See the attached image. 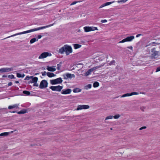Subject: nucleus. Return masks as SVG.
<instances>
[{
  "mask_svg": "<svg viewBox=\"0 0 160 160\" xmlns=\"http://www.w3.org/2000/svg\"><path fill=\"white\" fill-rule=\"evenodd\" d=\"M65 52L66 54L67 55L72 52V48L71 46L65 44L58 50V52L61 54H62Z\"/></svg>",
  "mask_w": 160,
  "mask_h": 160,
  "instance_id": "obj_1",
  "label": "nucleus"
},
{
  "mask_svg": "<svg viewBox=\"0 0 160 160\" xmlns=\"http://www.w3.org/2000/svg\"><path fill=\"white\" fill-rule=\"evenodd\" d=\"M151 57L152 58H157L158 57V53L159 52L156 51V48H153L151 49Z\"/></svg>",
  "mask_w": 160,
  "mask_h": 160,
  "instance_id": "obj_2",
  "label": "nucleus"
},
{
  "mask_svg": "<svg viewBox=\"0 0 160 160\" xmlns=\"http://www.w3.org/2000/svg\"><path fill=\"white\" fill-rule=\"evenodd\" d=\"M84 32H88L91 31L97 30V28L94 27L85 26L83 27Z\"/></svg>",
  "mask_w": 160,
  "mask_h": 160,
  "instance_id": "obj_3",
  "label": "nucleus"
},
{
  "mask_svg": "<svg viewBox=\"0 0 160 160\" xmlns=\"http://www.w3.org/2000/svg\"><path fill=\"white\" fill-rule=\"evenodd\" d=\"M134 39V36H131L129 37H128L122 40L121 41L119 42V43H123L125 42H131L132 40Z\"/></svg>",
  "mask_w": 160,
  "mask_h": 160,
  "instance_id": "obj_4",
  "label": "nucleus"
},
{
  "mask_svg": "<svg viewBox=\"0 0 160 160\" xmlns=\"http://www.w3.org/2000/svg\"><path fill=\"white\" fill-rule=\"evenodd\" d=\"M48 86V82L46 80H43L40 83L39 88L41 89L46 88Z\"/></svg>",
  "mask_w": 160,
  "mask_h": 160,
  "instance_id": "obj_5",
  "label": "nucleus"
},
{
  "mask_svg": "<svg viewBox=\"0 0 160 160\" xmlns=\"http://www.w3.org/2000/svg\"><path fill=\"white\" fill-rule=\"evenodd\" d=\"M49 88L52 89V91L60 92L62 89V86L59 85L58 86H51Z\"/></svg>",
  "mask_w": 160,
  "mask_h": 160,
  "instance_id": "obj_6",
  "label": "nucleus"
},
{
  "mask_svg": "<svg viewBox=\"0 0 160 160\" xmlns=\"http://www.w3.org/2000/svg\"><path fill=\"white\" fill-rule=\"evenodd\" d=\"M34 32V31L32 30V29H30L28 30H27V31H23L22 32H21L19 33H16V34H15L14 35H12V36H11L8 37H7V38H9L11 37H13L15 36H17V35H22V34H26V33H28L31 32Z\"/></svg>",
  "mask_w": 160,
  "mask_h": 160,
  "instance_id": "obj_7",
  "label": "nucleus"
},
{
  "mask_svg": "<svg viewBox=\"0 0 160 160\" xmlns=\"http://www.w3.org/2000/svg\"><path fill=\"white\" fill-rule=\"evenodd\" d=\"M62 76H63V79H64L67 80L69 78L71 79L73 78H74L75 76H74L73 74L67 73L63 74Z\"/></svg>",
  "mask_w": 160,
  "mask_h": 160,
  "instance_id": "obj_8",
  "label": "nucleus"
},
{
  "mask_svg": "<svg viewBox=\"0 0 160 160\" xmlns=\"http://www.w3.org/2000/svg\"><path fill=\"white\" fill-rule=\"evenodd\" d=\"M89 108V106L88 105H78V108H76V110L79 111L80 110L88 109Z\"/></svg>",
  "mask_w": 160,
  "mask_h": 160,
  "instance_id": "obj_9",
  "label": "nucleus"
},
{
  "mask_svg": "<svg viewBox=\"0 0 160 160\" xmlns=\"http://www.w3.org/2000/svg\"><path fill=\"white\" fill-rule=\"evenodd\" d=\"M53 25H54V23L52 24H51L50 25H48L46 26H42L41 27H38L36 28H34L33 29H32V30L34 31H36L39 30L41 29H44L47 28H48V27H51L52 26H53Z\"/></svg>",
  "mask_w": 160,
  "mask_h": 160,
  "instance_id": "obj_10",
  "label": "nucleus"
},
{
  "mask_svg": "<svg viewBox=\"0 0 160 160\" xmlns=\"http://www.w3.org/2000/svg\"><path fill=\"white\" fill-rule=\"evenodd\" d=\"M48 52H44L43 53H42V54H41V55H40L39 56V57H38V58H39V59L44 58L48 57Z\"/></svg>",
  "mask_w": 160,
  "mask_h": 160,
  "instance_id": "obj_11",
  "label": "nucleus"
},
{
  "mask_svg": "<svg viewBox=\"0 0 160 160\" xmlns=\"http://www.w3.org/2000/svg\"><path fill=\"white\" fill-rule=\"evenodd\" d=\"M12 70V68H3L0 69V72H9Z\"/></svg>",
  "mask_w": 160,
  "mask_h": 160,
  "instance_id": "obj_12",
  "label": "nucleus"
},
{
  "mask_svg": "<svg viewBox=\"0 0 160 160\" xmlns=\"http://www.w3.org/2000/svg\"><path fill=\"white\" fill-rule=\"evenodd\" d=\"M11 113H17L18 114H24L27 112V110L26 109H23L21 111H20L18 112H17L15 111H10Z\"/></svg>",
  "mask_w": 160,
  "mask_h": 160,
  "instance_id": "obj_13",
  "label": "nucleus"
},
{
  "mask_svg": "<svg viewBox=\"0 0 160 160\" xmlns=\"http://www.w3.org/2000/svg\"><path fill=\"white\" fill-rule=\"evenodd\" d=\"M71 92V90L70 89H63L61 93L62 94H67L70 93Z\"/></svg>",
  "mask_w": 160,
  "mask_h": 160,
  "instance_id": "obj_14",
  "label": "nucleus"
},
{
  "mask_svg": "<svg viewBox=\"0 0 160 160\" xmlns=\"http://www.w3.org/2000/svg\"><path fill=\"white\" fill-rule=\"evenodd\" d=\"M114 2V1H112V2H107L105 3H104L102 5H101V6H100V8H102L104 7H105L106 6H107L108 5H110L111 4L113 3Z\"/></svg>",
  "mask_w": 160,
  "mask_h": 160,
  "instance_id": "obj_15",
  "label": "nucleus"
},
{
  "mask_svg": "<svg viewBox=\"0 0 160 160\" xmlns=\"http://www.w3.org/2000/svg\"><path fill=\"white\" fill-rule=\"evenodd\" d=\"M19 105L17 104H14L13 105H10L9 106H8V109L9 110H11L13 108H15L16 109H17L18 108V106Z\"/></svg>",
  "mask_w": 160,
  "mask_h": 160,
  "instance_id": "obj_16",
  "label": "nucleus"
},
{
  "mask_svg": "<svg viewBox=\"0 0 160 160\" xmlns=\"http://www.w3.org/2000/svg\"><path fill=\"white\" fill-rule=\"evenodd\" d=\"M38 78L37 77H34L32 78L31 81H28V83H32L33 82H37L38 81Z\"/></svg>",
  "mask_w": 160,
  "mask_h": 160,
  "instance_id": "obj_17",
  "label": "nucleus"
},
{
  "mask_svg": "<svg viewBox=\"0 0 160 160\" xmlns=\"http://www.w3.org/2000/svg\"><path fill=\"white\" fill-rule=\"evenodd\" d=\"M94 70V68L89 69V70H88V71L86 72V73H85V76H88L89 75H90V74Z\"/></svg>",
  "mask_w": 160,
  "mask_h": 160,
  "instance_id": "obj_18",
  "label": "nucleus"
},
{
  "mask_svg": "<svg viewBox=\"0 0 160 160\" xmlns=\"http://www.w3.org/2000/svg\"><path fill=\"white\" fill-rule=\"evenodd\" d=\"M47 70L50 72H53L56 70V69L52 67H48Z\"/></svg>",
  "mask_w": 160,
  "mask_h": 160,
  "instance_id": "obj_19",
  "label": "nucleus"
},
{
  "mask_svg": "<svg viewBox=\"0 0 160 160\" xmlns=\"http://www.w3.org/2000/svg\"><path fill=\"white\" fill-rule=\"evenodd\" d=\"M46 75L48 76V77L49 78H52L54 77L55 76V75L54 74L53 72H48L46 73Z\"/></svg>",
  "mask_w": 160,
  "mask_h": 160,
  "instance_id": "obj_20",
  "label": "nucleus"
},
{
  "mask_svg": "<svg viewBox=\"0 0 160 160\" xmlns=\"http://www.w3.org/2000/svg\"><path fill=\"white\" fill-rule=\"evenodd\" d=\"M73 47L74 49H77L78 48H81V45L78 44H73Z\"/></svg>",
  "mask_w": 160,
  "mask_h": 160,
  "instance_id": "obj_21",
  "label": "nucleus"
},
{
  "mask_svg": "<svg viewBox=\"0 0 160 160\" xmlns=\"http://www.w3.org/2000/svg\"><path fill=\"white\" fill-rule=\"evenodd\" d=\"M81 91V89L78 88H75L73 89V92L74 93H78L80 92Z\"/></svg>",
  "mask_w": 160,
  "mask_h": 160,
  "instance_id": "obj_22",
  "label": "nucleus"
},
{
  "mask_svg": "<svg viewBox=\"0 0 160 160\" xmlns=\"http://www.w3.org/2000/svg\"><path fill=\"white\" fill-rule=\"evenodd\" d=\"M50 83L52 85H56V84H60V83L56 81H55L52 80H50Z\"/></svg>",
  "mask_w": 160,
  "mask_h": 160,
  "instance_id": "obj_23",
  "label": "nucleus"
},
{
  "mask_svg": "<svg viewBox=\"0 0 160 160\" xmlns=\"http://www.w3.org/2000/svg\"><path fill=\"white\" fill-rule=\"evenodd\" d=\"M53 80H55L56 82H58L60 83H61L62 82V78H58Z\"/></svg>",
  "mask_w": 160,
  "mask_h": 160,
  "instance_id": "obj_24",
  "label": "nucleus"
},
{
  "mask_svg": "<svg viewBox=\"0 0 160 160\" xmlns=\"http://www.w3.org/2000/svg\"><path fill=\"white\" fill-rule=\"evenodd\" d=\"M8 134H9V132H2L0 134V136H6L8 135Z\"/></svg>",
  "mask_w": 160,
  "mask_h": 160,
  "instance_id": "obj_25",
  "label": "nucleus"
},
{
  "mask_svg": "<svg viewBox=\"0 0 160 160\" xmlns=\"http://www.w3.org/2000/svg\"><path fill=\"white\" fill-rule=\"evenodd\" d=\"M98 86H99V83L98 82H95L93 83V87L95 88H96Z\"/></svg>",
  "mask_w": 160,
  "mask_h": 160,
  "instance_id": "obj_26",
  "label": "nucleus"
},
{
  "mask_svg": "<svg viewBox=\"0 0 160 160\" xmlns=\"http://www.w3.org/2000/svg\"><path fill=\"white\" fill-rule=\"evenodd\" d=\"M24 76V74L22 75L20 73H16V76H17V77L18 78H23Z\"/></svg>",
  "mask_w": 160,
  "mask_h": 160,
  "instance_id": "obj_27",
  "label": "nucleus"
},
{
  "mask_svg": "<svg viewBox=\"0 0 160 160\" xmlns=\"http://www.w3.org/2000/svg\"><path fill=\"white\" fill-rule=\"evenodd\" d=\"M23 93L27 95H30V92L28 91H27L26 90H24L23 91Z\"/></svg>",
  "mask_w": 160,
  "mask_h": 160,
  "instance_id": "obj_28",
  "label": "nucleus"
},
{
  "mask_svg": "<svg viewBox=\"0 0 160 160\" xmlns=\"http://www.w3.org/2000/svg\"><path fill=\"white\" fill-rule=\"evenodd\" d=\"M36 41H37V39H36V38H33L31 39V40H30V43L32 44L36 42Z\"/></svg>",
  "mask_w": 160,
  "mask_h": 160,
  "instance_id": "obj_29",
  "label": "nucleus"
},
{
  "mask_svg": "<svg viewBox=\"0 0 160 160\" xmlns=\"http://www.w3.org/2000/svg\"><path fill=\"white\" fill-rule=\"evenodd\" d=\"M132 95H130V94L127 93L125 94H123L122 96L121 97L122 98H124L126 97H129V96H131Z\"/></svg>",
  "mask_w": 160,
  "mask_h": 160,
  "instance_id": "obj_30",
  "label": "nucleus"
},
{
  "mask_svg": "<svg viewBox=\"0 0 160 160\" xmlns=\"http://www.w3.org/2000/svg\"><path fill=\"white\" fill-rule=\"evenodd\" d=\"M34 77H33L32 76L29 77L28 76H26V78H25V79H24V80H28L30 79H32Z\"/></svg>",
  "mask_w": 160,
  "mask_h": 160,
  "instance_id": "obj_31",
  "label": "nucleus"
},
{
  "mask_svg": "<svg viewBox=\"0 0 160 160\" xmlns=\"http://www.w3.org/2000/svg\"><path fill=\"white\" fill-rule=\"evenodd\" d=\"M92 88V85L90 84H88L87 85L85 86V88L86 89L91 88Z\"/></svg>",
  "mask_w": 160,
  "mask_h": 160,
  "instance_id": "obj_32",
  "label": "nucleus"
},
{
  "mask_svg": "<svg viewBox=\"0 0 160 160\" xmlns=\"http://www.w3.org/2000/svg\"><path fill=\"white\" fill-rule=\"evenodd\" d=\"M62 64V62H60V63L57 64V69L58 70H60V67H61V64Z\"/></svg>",
  "mask_w": 160,
  "mask_h": 160,
  "instance_id": "obj_33",
  "label": "nucleus"
},
{
  "mask_svg": "<svg viewBox=\"0 0 160 160\" xmlns=\"http://www.w3.org/2000/svg\"><path fill=\"white\" fill-rule=\"evenodd\" d=\"M113 118V116H108L105 118V120H107L109 119H112Z\"/></svg>",
  "mask_w": 160,
  "mask_h": 160,
  "instance_id": "obj_34",
  "label": "nucleus"
},
{
  "mask_svg": "<svg viewBox=\"0 0 160 160\" xmlns=\"http://www.w3.org/2000/svg\"><path fill=\"white\" fill-rule=\"evenodd\" d=\"M8 77L10 79H14L15 78L13 74L8 75Z\"/></svg>",
  "mask_w": 160,
  "mask_h": 160,
  "instance_id": "obj_35",
  "label": "nucleus"
},
{
  "mask_svg": "<svg viewBox=\"0 0 160 160\" xmlns=\"http://www.w3.org/2000/svg\"><path fill=\"white\" fill-rule=\"evenodd\" d=\"M131 95V96L134 95H137L138 94V93L137 92H132L130 93H129Z\"/></svg>",
  "mask_w": 160,
  "mask_h": 160,
  "instance_id": "obj_36",
  "label": "nucleus"
},
{
  "mask_svg": "<svg viewBox=\"0 0 160 160\" xmlns=\"http://www.w3.org/2000/svg\"><path fill=\"white\" fill-rule=\"evenodd\" d=\"M101 56H102V59H101V61L104 58H105L106 57V55L105 54H102L101 55Z\"/></svg>",
  "mask_w": 160,
  "mask_h": 160,
  "instance_id": "obj_37",
  "label": "nucleus"
},
{
  "mask_svg": "<svg viewBox=\"0 0 160 160\" xmlns=\"http://www.w3.org/2000/svg\"><path fill=\"white\" fill-rule=\"evenodd\" d=\"M120 117V115L119 114H118L116 115H115L114 116H113V118H115V119H117L118 118H119V117Z\"/></svg>",
  "mask_w": 160,
  "mask_h": 160,
  "instance_id": "obj_38",
  "label": "nucleus"
},
{
  "mask_svg": "<svg viewBox=\"0 0 160 160\" xmlns=\"http://www.w3.org/2000/svg\"><path fill=\"white\" fill-rule=\"evenodd\" d=\"M115 64V61L114 60H112V61L109 62V65H114Z\"/></svg>",
  "mask_w": 160,
  "mask_h": 160,
  "instance_id": "obj_39",
  "label": "nucleus"
},
{
  "mask_svg": "<svg viewBox=\"0 0 160 160\" xmlns=\"http://www.w3.org/2000/svg\"><path fill=\"white\" fill-rule=\"evenodd\" d=\"M127 0H121L120 1H118V3H120V2H125L127 1Z\"/></svg>",
  "mask_w": 160,
  "mask_h": 160,
  "instance_id": "obj_40",
  "label": "nucleus"
},
{
  "mask_svg": "<svg viewBox=\"0 0 160 160\" xmlns=\"http://www.w3.org/2000/svg\"><path fill=\"white\" fill-rule=\"evenodd\" d=\"M155 43V42H152V43H149V44L148 45H147L146 46V47H147L149 46L150 45L153 46V44Z\"/></svg>",
  "mask_w": 160,
  "mask_h": 160,
  "instance_id": "obj_41",
  "label": "nucleus"
},
{
  "mask_svg": "<svg viewBox=\"0 0 160 160\" xmlns=\"http://www.w3.org/2000/svg\"><path fill=\"white\" fill-rule=\"evenodd\" d=\"M47 72H41V74H42V76H45Z\"/></svg>",
  "mask_w": 160,
  "mask_h": 160,
  "instance_id": "obj_42",
  "label": "nucleus"
},
{
  "mask_svg": "<svg viewBox=\"0 0 160 160\" xmlns=\"http://www.w3.org/2000/svg\"><path fill=\"white\" fill-rule=\"evenodd\" d=\"M159 71H160V67L157 68L156 70V72H158Z\"/></svg>",
  "mask_w": 160,
  "mask_h": 160,
  "instance_id": "obj_43",
  "label": "nucleus"
},
{
  "mask_svg": "<svg viewBox=\"0 0 160 160\" xmlns=\"http://www.w3.org/2000/svg\"><path fill=\"white\" fill-rule=\"evenodd\" d=\"M147 127H146V126H143L141 127V128H139V130H142L143 129H145Z\"/></svg>",
  "mask_w": 160,
  "mask_h": 160,
  "instance_id": "obj_44",
  "label": "nucleus"
},
{
  "mask_svg": "<svg viewBox=\"0 0 160 160\" xmlns=\"http://www.w3.org/2000/svg\"><path fill=\"white\" fill-rule=\"evenodd\" d=\"M77 2L76 1H74L73 2H72L71 4V5H75V4H76V3Z\"/></svg>",
  "mask_w": 160,
  "mask_h": 160,
  "instance_id": "obj_45",
  "label": "nucleus"
},
{
  "mask_svg": "<svg viewBox=\"0 0 160 160\" xmlns=\"http://www.w3.org/2000/svg\"><path fill=\"white\" fill-rule=\"evenodd\" d=\"M32 83H34V85H34V86H36V87L38 86V83H37V82H32Z\"/></svg>",
  "mask_w": 160,
  "mask_h": 160,
  "instance_id": "obj_46",
  "label": "nucleus"
},
{
  "mask_svg": "<svg viewBox=\"0 0 160 160\" xmlns=\"http://www.w3.org/2000/svg\"><path fill=\"white\" fill-rule=\"evenodd\" d=\"M107 22V20L106 19L102 20H101V22L102 23H105Z\"/></svg>",
  "mask_w": 160,
  "mask_h": 160,
  "instance_id": "obj_47",
  "label": "nucleus"
},
{
  "mask_svg": "<svg viewBox=\"0 0 160 160\" xmlns=\"http://www.w3.org/2000/svg\"><path fill=\"white\" fill-rule=\"evenodd\" d=\"M12 85V82H9L8 83V86H11Z\"/></svg>",
  "mask_w": 160,
  "mask_h": 160,
  "instance_id": "obj_48",
  "label": "nucleus"
},
{
  "mask_svg": "<svg viewBox=\"0 0 160 160\" xmlns=\"http://www.w3.org/2000/svg\"><path fill=\"white\" fill-rule=\"evenodd\" d=\"M127 48L130 49L131 50H132V49H133V48L132 47V46L128 47H127Z\"/></svg>",
  "mask_w": 160,
  "mask_h": 160,
  "instance_id": "obj_49",
  "label": "nucleus"
},
{
  "mask_svg": "<svg viewBox=\"0 0 160 160\" xmlns=\"http://www.w3.org/2000/svg\"><path fill=\"white\" fill-rule=\"evenodd\" d=\"M141 35V34H138L137 35V36H136V37L138 38Z\"/></svg>",
  "mask_w": 160,
  "mask_h": 160,
  "instance_id": "obj_50",
  "label": "nucleus"
},
{
  "mask_svg": "<svg viewBox=\"0 0 160 160\" xmlns=\"http://www.w3.org/2000/svg\"><path fill=\"white\" fill-rule=\"evenodd\" d=\"M41 37H42V36H41V35H39L38 36V38L39 39H40Z\"/></svg>",
  "mask_w": 160,
  "mask_h": 160,
  "instance_id": "obj_51",
  "label": "nucleus"
},
{
  "mask_svg": "<svg viewBox=\"0 0 160 160\" xmlns=\"http://www.w3.org/2000/svg\"><path fill=\"white\" fill-rule=\"evenodd\" d=\"M15 83H16V84L19 83V81H16L15 82Z\"/></svg>",
  "mask_w": 160,
  "mask_h": 160,
  "instance_id": "obj_52",
  "label": "nucleus"
},
{
  "mask_svg": "<svg viewBox=\"0 0 160 160\" xmlns=\"http://www.w3.org/2000/svg\"><path fill=\"white\" fill-rule=\"evenodd\" d=\"M2 77H7V76L6 75H4L2 76Z\"/></svg>",
  "mask_w": 160,
  "mask_h": 160,
  "instance_id": "obj_53",
  "label": "nucleus"
},
{
  "mask_svg": "<svg viewBox=\"0 0 160 160\" xmlns=\"http://www.w3.org/2000/svg\"><path fill=\"white\" fill-rule=\"evenodd\" d=\"M141 109H142V111H144L143 109H142V108H141Z\"/></svg>",
  "mask_w": 160,
  "mask_h": 160,
  "instance_id": "obj_54",
  "label": "nucleus"
},
{
  "mask_svg": "<svg viewBox=\"0 0 160 160\" xmlns=\"http://www.w3.org/2000/svg\"><path fill=\"white\" fill-rule=\"evenodd\" d=\"M80 30H78V32H80Z\"/></svg>",
  "mask_w": 160,
  "mask_h": 160,
  "instance_id": "obj_55",
  "label": "nucleus"
},
{
  "mask_svg": "<svg viewBox=\"0 0 160 160\" xmlns=\"http://www.w3.org/2000/svg\"><path fill=\"white\" fill-rule=\"evenodd\" d=\"M111 130H112V128H111Z\"/></svg>",
  "mask_w": 160,
  "mask_h": 160,
  "instance_id": "obj_56",
  "label": "nucleus"
}]
</instances>
